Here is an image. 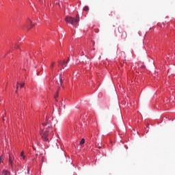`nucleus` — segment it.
<instances>
[{
    "mask_svg": "<svg viewBox=\"0 0 175 175\" xmlns=\"http://www.w3.org/2000/svg\"><path fill=\"white\" fill-rule=\"evenodd\" d=\"M43 126H45L46 131L42 132V137L44 142H49L50 135H53V126H51V118H46V122L42 123Z\"/></svg>",
    "mask_w": 175,
    "mask_h": 175,
    "instance_id": "1",
    "label": "nucleus"
},
{
    "mask_svg": "<svg viewBox=\"0 0 175 175\" xmlns=\"http://www.w3.org/2000/svg\"><path fill=\"white\" fill-rule=\"evenodd\" d=\"M65 21L67 24H71L73 27H79V21H80V16L77 14L75 18L67 16L65 18Z\"/></svg>",
    "mask_w": 175,
    "mask_h": 175,
    "instance_id": "2",
    "label": "nucleus"
},
{
    "mask_svg": "<svg viewBox=\"0 0 175 175\" xmlns=\"http://www.w3.org/2000/svg\"><path fill=\"white\" fill-rule=\"evenodd\" d=\"M116 36H121L122 39H126V31H124V27L120 26L118 31H115Z\"/></svg>",
    "mask_w": 175,
    "mask_h": 175,
    "instance_id": "3",
    "label": "nucleus"
},
{
    "mask_svg": "<svg viewBox=\"0 0 175 175\" xmlns=\"http://www.w3.org/2000/svg\"><path fill=\"white\" fill-rule=\"evenodd\" d=\"M33 25H34L32 24V20H31L30 18H28L25 27H26V28H27L28 31H29V29H31V28H32V27H33Z\"/></svg>",
    "mask_w": 175,
    "mask_h": 175,
    "instance_id": "4",
    "label": "nucleus"
},
{
    "mask_svg": "<svg viewBox=\"0 0 175 175\" xmlns=\"http://www.w3.org/2000/svg\"><path fill=\"white\" fill-rule=\"evenodd\" d=\"M13 157H12V154H9V165L11 167H13Z\"/></svg>",
    "mask_w": 175,
    "mask_h": 175,
    "instance_id": "5",
    "label": "nucleus"
},
{
    "mask_svg": "<svg viewBox=\"0 0 175 175\" xmlns=\"http://www.w3.org/2000/svg\"><path fill=\"white\" fill-rule=\"evenodd\" d=\"M68 62H69V58L67 61L64 60L62 65V68L64 69V68H66V65H68Z\"/></svg>",
    "mask_w": 175,
    "mask_h": 175,
    "instance_id": "6",
    "label": "nucleus"
},
{
    "mask_svg": "<svg viewBox=\"0 0 175 175\" xmlns=\"http://www.w3.org/2000/svg\"><path fill=\"white\" fill-rule=\"evenodd\" d=\"M1 175H10V172L6 170H3L1 172Z\"/></svg>",
    "mask_w": 175,
    "mask_h": 175,
    "instance_id": "7",
    "label": "nucleus"
},
{
    "mask_svg": "<svg viewBox=\"0 0 175 175\" xmlns=\"http://www.w3.org/2000/svg\"><path fill=\"white\" fill-rule=\"evenodd\" d=\"M62 83H64V81H62V78L60 77L59 83H58L59 88H61V87L62 86Z\"/></svg>",
    "mask_w": 175,
    "mask_h": 175,
    "instance_id": "8",
    "label": "nucleus"
},
{
    "mask_svg": "<svg viewBox=\"0 0 175 175\" xmlns=\"http://www.w3.org/2000/svg\"><path fill=\"white\" fill-rule=\"evenodd\" d=\"M54 65H55V62H52L50 66V69H51V70H53V68H54Z\"/></svg>",
    "mask_w": 175,
    "mask_h": 175,
    "instance_id": "9",
    "label": "nucleus"
},
{
    "mask_svg": "<svg viewBox=\"0 0 175 175\" xmlns=\"http://www.w3.org/2000/svg\"><path fill=\"white\" fill-rule=\"evenodd\" d=\"M88 10H90V8H88V6L85 5L83 8V12H88Z\"/></svg>",
    "mask_w": 175,
    "mask_h": 175,
    "instance_id": "10",
    "label": "nucleus"
},
{
    "mask_svg": "<svg viewBox=\"0 0 175 175\" xmlns=\"http://www.w3.org/2000/svg\"><path fill=\"white\" fill-rule=\"evenodd\" d=\"M84 143H85V139L84 138H83L81 139V141L80 142V146H83V144H84Z\"/></svg>",
    "mask_w": 175,
    "mask_h": 175,
    "instance_id": "11",
    "label": "nucleus"
},
{
    "mask_svg": "<svg viewBox=\"0 0 175 175\" xmlns=\"http://www.w3.org/2000/svg\"><path fill=\"white\" fill-rule=\"evenodd\" d=\"M21 157H22L23 159H25V155L24 154V151L21 152Z\"/></svg>",
    "mask_w": 175,
    "mask_h": 175,
    "instance_id": "12",
    "label": "nucleus"
},
{
    "mask_svg": "<svg viewBox=\"0 0 175 175\" xmlns=\"http://www.w3.org/2000/svg\"><path fill=\"white\" fill-rule=\"evenodd\" d=\"M3 162V155L0 156V163H2Z\"/></svg>",
    "mask_w": 175,
    "mask_h": 175,
    "instance_id": "13",
    "label": "nucleus"
},
{
    "mask_svg": "<svg viewBox=\"0 0 175 175\" xmlns=\"http://www.w3.org/2000/svg\"><path fill=\"white\" fill-rule=\"evenodd\" d=\"M57 98H58V93H57V94L55 95V99H57Z\"/></svg>",
    "mask_w": 175,
    "mask_h": 175,
    "instance_id": "14",
    "label": "nucleus"
},
{
    "mask_svg": "<svg viewBox=\"0 0 175 175\" xmlns=\"http://www.w3.org/2000/svg\"><path fill=\"white\" fill-rule=\"evenodd\" d=\"M18 85H20V83H18V82L17 85H16V90H18Z\"/></svg>",
    "mask_w": 175,
    "mask_h": 175,
    "instance_id": "15",
    "label": "nucleus"
},
{
    "mask_svg": "<svg viewBox=\"0 0 175 175\" xmlns=\"http://www.w3.org/2000/svg\"><path fill=\"white\" fill-rule=\"evenodd\" d=\"M24 85H25V83H21V88H23V87H24Z\"/></svg>",
    "mask_w": 175,
    "mask_h": 175,
    "instance_id": "16",
    "label": "nucleus"
},
{
    "mask_svg": "<svg viewBox=\"0 0 175 175\" xmlns=\"http://www.w3.org/2000/svg\"><path fill=\"white\" fill-rule=\"evenodd\" d=\"M16 49H20V46H18V45H16Z\"/></svg>",
    "mask_w": 175,
    "mask_h": 175,
    "instance_id": "17",
    "label": "nucleus"
},
{
    "mask_svg": "<svg viewBox=\"0 0 175 175\" xmlns=\"http://www.w3.org/2000/svg\"><path fill=\"white\" fill-rule=\"evenodd\" d=\"M59 64H61V62H59Z\"/></svg>",
    "mask_w": 175,
    "mask_h": 175,
    "instance_id": "18",
    "label": "nucleus"
}]
</instances>
